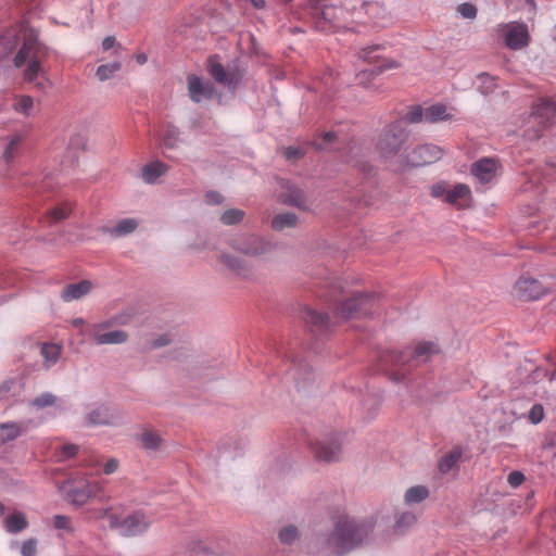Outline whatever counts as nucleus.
<instances>
[{"mask_svg":"<svg viewBox=\"0 0 556 556\" xmlns=\"http://www.w3.org/2000/svg\"><path fill=\"white\" fill-rule=\"evenodd\" d=\"M375 528L372 518L342 516L331 531L320 533L311 546L312 553L341 556L362 546Z\"/></svg>","mask_w":556,"mask_h":556,"instance_id":"obj_1","label":"nucleus"},{"mask_svg":"<svg viewBox=\"0 0 556 556\" xmlns=\"http://www.w3.org/2000/svg\"><path fill=\"white\" fill-rule=\"evenodd\" d=\"M438 353L437 344L427 341L400 352L387 351L381 354L380 361L384 367L392 369L389 374L390 379L400 382L407 377L413 367L427 363L431 356Z\"/></svg>","mask_w":556,"mask_h":556,"instance_id":"obj_2","label":"nucleus"},{"mask_svg":"<svg viewBox=\"0 0 556 556\" xmlns=\"http://www.w3.org/2000/svg\"><path fill=\"white\" fill-rule=\"evenodd\" d=\"M23 45L14 58L15 67L20 68L27 64L24 71V78L33 83L41 73V62L48 55V48L38 40L36 29L28 25L27 21L21 24Z\"/></svg>","mask_w":556,"mask_h":556,"instance_id":"obj_3","label":"nucleus"},{"mask_svg":"<svg viewBox=\"0 0 556 556\" xmlns=\"http://www.w3.org/2000/svg\"><path fill=\"white\" fill-rule=\"evenodd\" d=\"M409 138V130L405 126L404 119H396L387 124L379 132L375 149L379 157L387 164H396L399 169L397 160L402 156L400 152L403 146Z\"/></svg>","mask_w":556,"mask_h":556,"instance_id":"obj_4","label":"nucleus"},{"mask_svg":"<svg viewBox=\"0 0 556 556\" xmlns=\"http://www.w3.org/2000/svg\"><path fill=\"white\" fill-rule=\"evenodd\" d=\"M377 305L375 293H354L349 299L341 301L334 307L337 323L346 321L353 318H362L374 313Z\"/></svg>","mask_w":556,"mask_h":556,"instance_id":"obj_5","label":"nucleus"},{"mask_svg":"<svg viewBox=\"0 0 556 556\" xmlns=\"http://www.w3.org/2000/svg\"><path fill=\"white\" fill-rule=\"evenodd\" d=\"M230 247L249 257H262L276 249L269 239L256 233H242L230 241Z\"/></svg>","mask_w":556,"mask_h":556,"instance_id":"obj_6","label":"nucleus"},{"mask_svg":"<svg viewBox=\"0 0 556 556\" xmlns=\"http://www.w3.org/2000/svg\"><path fill=\"white\" fill-rule=\"evenodd\" d=\"M343 433L331 432L311 443V450L318 462H338L342 454Z\"/></svg>","mask_w":556,"mask_h":556,"instance_id":"obj_7","label":"nucleus"},{"mask_svg":"<svg viewBox=\"0 0 556 556\" xmlns=\"http://www.w3.org/2000/svg\"><path fill=\"white\" fill-rule=\"evenodd\" d=\"M443 156V150L435 144H419L399 160V169L405 166L418 167L439 161Z\"/></svg>","mask_w":556,"mask_h":556,"instance_id":"obj_8","label":"nucleus"},{"mask_svg":"<svg viewBox=\"0 0 556 556\" xmlns=\"http://www.w3.org/2000/svg\"><path fill=\"white\" fill-rule=\"evenodd\" d=\"M150 520L142 511H135L121 519L117 515L110 516V528L116 529L122 535L135 536L144 532Z\"/></svg>","mask_w":556,"mask_h":556,"instance_id":"obj_9","label":"nucleus"},{"mask_svg":"<svg viewBox=\"0 0 556 556\" xmlns=\"http://www.w3.org/2000/svg\"><path fill=\"white\" fill-rule=\"evenodd\" d=\"M207 68L214 80L227 88H236L241 80L239 70L235 66L225 67L217 55H212L207 60Z\"/></svg>","mask_w":556,"mask_h":556,"instance_id":"obj_10","label":"nucleus"},{"mask_svg":"<svg viewBox=\"0 0 556 556\" xmlns=\"http://www.w3.org/2000/svg\"><path fill=\"white\" fill-rule=\"evenodd\" d=\"M98 489V484H91L85 480L68 482L64 485V497L70 504L81 506L96 494Z\"/></svg>","mask_w":556,"mask_h":556,"instance_id":"obj_11","label":"nucleus"},{"mask_svg":"<svg viewBox=\"0 0 556 556\" xmlns=\"http://www.w3.org/2000/svg\"><path fill=\"white\" fill-rule=\"evenodd\" d=\"M279 200L286 205L306 210V195L304 191L289 180H280Z\"/></svg>","mask_w":556,"mask_h":556,"instance_id":"obj_12","label":"nucleus"},{"mask_svg":"<svg viewBox=\"0 0 556 556\" xmlns=\"http://www.w3.org/2000/svg\"><path fill=\"white\" fill-rule=\"evenodd\" d=\"M301 318L314 333L324 334L331 328V321L328 314L319 313L309 307H305L301 312Z\"/></svg>","mask_w":556,"mask_h":556,"instance_id":"obj_13","label":"nucleus"},{"mask_svg":"<svg viewBox=\"0 0 556 556\" xmlns=\"http://www.w3.org/2000/svg\"><path fill=\"white\" fill-rule=\"evenodd\" d=\"M529 42V33L526 24L511 23L508 25V30L505 35V43L513 50H519L526 47Z\"/></svg>","mask_w":556,"mask_h":556,"instance_id":"obj_14","label":"nucleus"},{"mask_svg":"<svg viewBox=\"0 0 556 556\" xmlns=\"http://www.w3.org/2000/svg\"><path fill=\"white\" fill-rule=\"evenodd\" d=\"M515 292L526 301L536 300L544 292L540 281L531 277H521L515 283Z\"/></svg>","mask_w":556,"mask_h":556,"instance_id":"obj_15","label":"nucleus"},{"mask_svg":"<svg viewBox=\"0 0 556 556\" xmlns=\"http://www.w3.org/2000/svg\"><path fill=\"white\" fill-rule=\"evenodd\" d=\"M497 161L483 157L471 165V174L482 184L490 182L496 175Z\"/></svg>","mask_w":556,"mask_h":556,"instance_id":"obj_16","label":"nucleus"},{"mask_svg":"<svg viewBox=\"0 0 556 556\" xmlns=\"http://www.w3.org/2000/svg\"><path fill=\"white\" fill-rule=\"evenodd\" d=\"M102 326H97L94 330L90 333L91 340L97 345H106V344H122L128 340V333L124 330H113L109 332H101L100 328Z\"/></svg>","mask_w":556,"mask_h":556,"instance_id":"obj_17","label":"nucleus"},{"mask_svg":"<svg viewBox=\"0 0 556 556\" xmlns=\"http://www.w3.org/2000/svg\"><path fill=\"white\" fill-rule=\"evenodd\" d=\"M188 90L193 102L199 103L202 99H210L213 96V87L210 83H203L198 76H188Z\"/></svg>","mask_w":556,"mask_h":556,"instance_id":"obj_18","label":"nucleus"},{"mask_svg":"<svg viewBox=\"0 0 556 556\" xmlns=\"http://www.w3.org/2000/svg\"><path fill=\"white\" fill-rule=\"evenodd\" d=\"M290 374L292 375L299 390H305L314 382L312 368L305 362L294 363L290 369Z\"/></svg>","mask_w":556,"mask_h":556,"instance_id":"obj_19","label":"nucleus"},{"mask_svg":"<svg viewBox=\"0 0 556 556\" xmlns=\"http://www.w3.org/2000/svg\"><path fill=\"white\" fill-rule=\"evenodd\" d=\"M359 9L369 14L374 20V24L379 27H386L391 21L383 2H362Z\"/></svg>","mask_w":556,"mask_h":556,"instance_id":"obj_20","label":"nucleus"},{"mask_svg":"<svg viewBox=\"0 0 556 556\" xmlns=\"http://www.w3.org/2000/svg\"><path fill=\"white\" fill-rule=\"evenodd\" d=\"M92 289V283L89 280H81L77 283H70L64 287L61 292V299L64 302L79 300L88 294Z\"/></svg>","mask_w":556,"mask_h":556,"instance_id":"obj_21","label":"nucleus"},{"mask_svg":"<svg viewBox=\"0 0 556 556\" xmlns=\"http://www.w3.org/2000/svg\"><path fill=\"white\" fill-rule=\"evenodd\" d=\"M533 116L539 124L547 126L548 123L556 117V102L542 99L534 108Z\"/></svg>","mask_w":556,"mask_h":556,"instance_id":"obj_22","label":"nucleus"},{"mask_svg":"<svg viewBox=\"0 0 556 556\" xmlns=\"http://www.w3.org/2000/svg\"><path fill=\"white\" fill-rule=\"evenodd\" d=\"M27 430V426L17 422H7L0 425V445H3L10 441L24 434Z\"/></svg>","mask_w":556,"mask_h":556,"instance_id":"obj_23","label":"nucleus"},{"mask_svg":"<svg viewBox=\"0 0 556 556\" xmlns=\"http://www.w3.org/2000/svg\"><path fill=\"white\" fill-rule=\"evenodd\" d=\"M137 440L140 443V446L149 452L159 451L163 444V439L159 434V432L154 430L146 429L138 437Z\"/></svg>","mask_w":556,"mask_h":556,"instance_id":"obj_24","label":"nucleus"},{"mask_svg":"<svg viewBox=\"0 0 556 556\" xmlns=\"http://www.w3.org/2000/svg\"><path fill=\"white\" fill-rule=\"evenodd\" d=\"M463 455V448L459 445L454 446L447 452L438 464L439 471L443 475L450 472L459 462Z\"/></svg>","mask_w":556,"mask_h":556,"instance_id":"obj_25","label":"nucleus"},{"mask_svg":"<svg viewBox=\"0 0 556 556\" xmlns=\"http://www.w3.org/2000/svg\"><path fill=\"white\" fill-rule=\"evenodd\" d=\"M138 227V222L135 218L121 219L114 227H103L104 232L113 237H124L134 232Z\"/></svg>","mask_w":556,"mask_h":556,"instance_id":"obj_26","label":"nucleus"},{"mask_svg":"<svg viewBox=\"0 0 556 556\" xmlns=\"http://www.w3.org/2000/svg\"><path fill=\"white\" fill-rule=\"evenodd\" d=\"M399 67V63L395 61L382 62L371 70H364L359 72L356 76L358 84L366 86L371 79H374L377 75L381 74L384 70L388 68H396Z\"/></svg>","mask_w":556,"mask_h":556,"instance_id":"obj_27","label":"nucleus"},{"mask_svg":"<svg viewBox=\"0 0 556 556\" xmlns=\"http://www.w3.org/2000/svg\"><path fill=\"white\" fill-rule=\"evenodd\" d=\"M296 225L298 216L291 212L275 215L270 223V226L275 231H283L285 229L294 228Z\"/></svg>","mask_w":556,"mask_h":556,"instance_id":"obj_28","label":"nucleus"},{"mask_svg":"<svg viewBox=\"0 0 556 556\" xmlns=\"http://www.w3.org/2000/svg\"><path fill=\"white\" fill-rule=\"evenodd\" d=\"M86 424L87 426L111 425L112 420L109 408L101 406L90 410L86 415Z\"/></svg>","mask_w":556,"mask_h":556,"instance_id":"obj_29","label":"nucleus"},{"mask_svg":"<svg viewBox=\"0 0 556 556\" xmlns=\"http://www.w3.org/2000/svg\"><path fill=\"white\" fill-rule=\"evenodd\" d=\"M18 43V36L15 30H7L0 36V58H5L14 51Z\"/></svg>","mask_w":556,"mask_h":556,"instance_id":"obj_30","label":"nucleus"},{"mask_svg":"<svg viewBox=\"0 0 556 556\" xmlns=\"http://www.w3.org/2000/svg\"><path fill=\"white\" fill-rule=\"evenodd\" d=\"M166 170L167 165L162 162L150 163L142 168V178L146 182L153 184Z\"/></svg>","mask_w":556,"mask_h":556,"instance_id":"obj_31","label":"nucleus"},{"mask_svg":"<svg viewBox=\"0 0 556 556\" xmlns=\"http://www.w3.org/2000/svg\"><path fill=\"white\" fill-rule=\"evenodd\" d=\"M470 197V189L464 184L456 185L446 192L445 201L450 204L462 205L460 201H466Z\"/></svg>","mask_w":556,"mask_h":556,"instance_id":"obj_32","label":"nucleus"},{"mask_svg":"<svg viewBox=\"0 0 556 556\" xmlns=\"http://www.w3.org/2000/svg\"><path fill=\"white\" fill-rule=\"evenodd\" d=\"M386 48L382 45H371L368 47H365L361 49L357 53L358 59L363 60L367 63H375V62H386L382 59L381 51H383Z\"/></svg>","mask_w":556,"mask_h":556,"instance_id":"obj_33","label":"nucleus"},{"mask_svg":"<svg viewBox=\"0 0 556 556\" xmlns=\"http://www.w3.org/2000/svg\"><path fill=\"white\" fill-rule=\"evenodd\" d=\"M218 261L238 275H242L248 271L245 262L235 255L222 253L218 256Z\"/></svg>","mask_w":556,"mask_h":556,"instance_id":"obj_34","label":"nucleus"},{"mask_svg":"<svg viewBox=\"0 0 556 556\" xmlns=\"http://www.w3.org/2000/svg\"><path fill=\"white\" fill-rule=\"evenodd\" d=\"M429 496V490L425 485H414L405 492V503L407 505L418 504Z\"/></svg>","mask_w":556,"mask_h":556,"instance_id":"obj_35","label":"nucleus"},{"mask_svg":"<svg viewBox=\"0 0 556 556\" xmlns=\"http://www.w3.org/2000/svg\"><path fill=\"white\" fill-rule=\"evenodd\" d=\"M28 522L25 516L21 513H14L5 518V528L10 533H18L26 529Z\"/></svg>","mask_w":556,"mask_h":556,"instance_id":"obj_36","label":"nucleus"},{"mask_svg":"<svg viewBox=\"0 0 556 556\" xmlns=\"http://www.w3.org/2000/svg\"><path fill=\"white\" fill-rule=\"evenodd\" d=\"M448 118L450 115L446 113V106L444 104H434L425 110V122L437 123Z\"/></svg>","mask_w":556,"mask_h":556,"instance_id":"obj_37","label":"nucleus"},{"mask_svg":"<svg viewBox=\"0 0 556 556\" xmlns=\"http://www.w3.org/2000/svg\"><path fill=\"white\" fill-rule=\"evenodd\" d=\"M179 130L174 125H167L162 135V146L166 149H174L179 143Z\"/></svg>","mask_w":556,"mask_h":556,"instance_id":"obj_38","label":"nucleus"},{"mask_svg":"<svg viewBox=\"0 0 556 556\" xmlns=\"http://www.w3.org/2000/svg\"><path fill=\"white\" fill-rule=\"evenodd\" d=\"M21 388L14 379H8L0 384V401H9L20 394Z\"/></svg>","mask_w":556,"mask_h":556,"instance_id":"obj_39","label":"nucleus"},{"mask_svg":"<svg viewBox=\"0 0 556 556\" xmlns=\"http://www.w3.org/2000/svg\"><path fill=\"white\" fill-rule=\"evenodd\" d=\"M122 63L118 61H114L112 63L102 64L97 68L96 76L100 81H105L112 78L115 73L121 71Z\"/></svg>","mask_w":556,"mask_h":556,"instance_id":"obj_40","label":"nucleus"},{"mask_svg":"<svg viewBox=\"0 0 556 556\" xmlns=\"http://www.w3.org/2000/svg\"><path fill=\"white\" fill-rule=\"evenodd\" d=\"M478 81H479L478 88H479L480 92L484 96L492 93L497 87L496 83H495V77H493L486 73H481L478 76Z\"/></svg>","mask_w":556,"mask_h":556,"instance_id":"obj_41","label":"nucleus"},{"mask_svg":"<svg viewBox=\"0 0 556 556\" xmlns=\"http://www.w3.org/2000/svg\"><path fill=\"white\" fill-rule=\"evenodd\" d=\"M22 141V137L18 135H15L11 138L10 142L8 143L4 152H3V159L7 163H10L14 160L16 154L18 153L20 143Z\"/></svg>","mask_w":556,"mask_h":556,"instance_id":"obj_42","label":"nucleus"},{"mask_svg":"<svg viewBox=\"0 0 556 556\" xmlns=\"http://www.w3.org/2000/svg\"><path fill=\"white\" fill-rule=\"evenodd\" d=\"M244 217V212L239 208H230L225 211L222 216L220 220L224 225H236L240 223Z\"/></svg>","mask_w":556,"mask_h":556,"instance_id":"obj_43","label":"nucleus"},{"mask_svg":"<svg viewBox=\"0 0 556 556\" xmlns=\"http://www.w3.org/2000/svg\"><path fill=\"white\" fill-rule=\"evenodd\" d=\"M71 213V208L66 206H56L50 210L47 214V220L49 224L60 222L68 216Z\"/></svg>","mask_w":556,"mask_h":556,"instance_id":"obj_44","label":"nucleus"},{"mask_svg":"<svg viewBox=\"0 0 556 556\" xmlns=\"http://www.w3.org/2000/svg\"><path fill=\"white\" fill-rule=\"evenodd\" d=\"M61 349L56 344H43L41 348V355L49 363L54 364L60 356Z\"/></svg>","mask_w":556,"mask_h":556,"instance_id":"obj_45","label":"nucleus"},{"mask_svg":"<svg viewBox=\"0 0 556 556\" xmlns=\"http://www.w3.org/2000/svg\"><path fill=\"white\" fill-rule=\"evenodd\" d=\"M416 515L412 511L402 513L395 522V528L397 530H405L408 527L413 526L416 522Z\"/></svg>","mask_w":556,"mask_h":556,"instance_id":"obj_46","label":"nucleus"},{"mask_svg":"<svg viewBox=\"0 0 556 556\" xmlns=\"http://www.w3.org/2000/svg\"><path fill=\"white\" fill-rule=\"evenodd\" d=\"M279 540L283 544H292L298 539V529L294 526L282 528L278 533Z\"/></svg>","mask_w":556,"mask_h":556,"instance_id":"obj_47","label":"nucleus"},{"mask_svg":"<svg viewBox=\"0 0 556 556\" xmlns=\"http://www.w3.org/2000/svg\"><path fill=\"white\" fill-rule=\"evenodd\" d=\"M403 119L405 122V126L407 123H419L425 121V111L421 109V106H414L406 113Z\"/></svg>","mask_w":556,"mask_h":556,"instance_id":"obj_48","label":"nucleus"},{"mask_svg":"<svg viewBox=\"0 0 556 556\" xmlns=\"http://www.w3.org/2000/svg\"><path fill=\"white\" fill-rule=\"evenodd\" d=\"M33 105H34L33 98L29 96H23L16 100L14 108L16 111L28 115Z\"/></svg>","mask_w":556,"mask_h":556,"instance_id":"obj_49","label":"nucleus"},{"mask_svg":"<svg viewBox=\"0 0 556 556\" xmlns=\"http://www.w3.org/2000/svg\"><path fill=\"white\" fill-rule=\"evenodd\" d=\"M56 401V397L51 393H42L41 395L37 396L33 404L37 408H45L47 406H52Z\"/></svg>","mask_w":556,"mask_h":556,"instance_id":"obj_50","label":"nucleus"},{"mask_svg":"<svg viewBox=\"0 0 556 556\" xmlns=\"http://www.w3.org/2000/svg\"><path fill=\"white\" fill-rule=\"evenodd\" d=\"M456 11L464 18H475L477 15V8L471 2H463L457 8Z\"/></svg>","mask_w":556,"mask_h":556,"instance_id":"obj_51","label":"nucleus"},{"mask_svg":"<svg viewBox=\"0 0 556 556\" xmlns=\"http://www.w3.org/2000/svg\"><path fill=\"white\" fill-rule=\"evenodd\" d=\"M53 526L56 529L66 530L67 532L73 531L71 518L64 515L54 516Z\"/></svg>","mask_w":556,"mask_h":556,"instance_id":"obj_52","label":"nucleus"},{"mask_svg":"<svg viewBox=\"0 0 556 556\" xmlns=\"http://www.w3.org/2000/svg\"><path fill=\"white\" fill-rule=\"evenodd\" d=\"M530 421L534 425L539 424L540 421H542L543 417H544V408L541 404H534L530 412H529V415H528Z\"/></svg>","mask_w":556,"mask_h":556,"instance_id":"obj_53","label":"nucleus"},{"mask_svg":"<svg viewBox=\"0 0 556 556\" xmlns=\"http://www.w3.org/2000/svg\"><path fill=\"white\" fill-rule=\"evenodd\" d=\"M22 556H36L37 554V540L29 539L26 540L21 549Z\"/></svg>","mask_w":556,"mask_h":556,"instance_id":"obj_54","label":"nucleus"},{"mask_svg":"<svg viewBox=\"0 0 556 556\" xmlns=\"http://www.w3.org/2000/svg\"><path fill=\"white\" fill-rule=\"evenodd\" d=\"M525 481V475L521 471L514 470L507 477V482L513 488H518Z\"/></svg>","mask_w":556,"mask_h":556,"instance_id":"obj_55","label":"nucleus"},{"mask_svg":"<svg viewBox=\"0 0 556 556\" xmlns=\"http://www.w3.org/2000/svg\"><path fill=\"white\" fill-rule=\"evenodd\" d=\"M172 342L170 338L167 334H161L157 338L151 340L149 342L150 349H160L168 345Z\"/></svg>","mask_w":556,"mask_h":556,"instance_id":"obj_56","label":"nucleus"},{"mask_svg":"<svg viewBox=\"0 0 556 556\" xmlns=\"http://www.w3.org/2000/svg\"><path fill=\"white\" fill-rule=\"evenodd\" d=\"M336 138H337L336 132L327 131L323 135V142H314V146L317 150H323V149H325L326 144L334 142Z\"/></svg>","mask_w":556,"mask_h":556,"instance_id":"obj_57","label":"nucleus"},{"mask_svg":"<svg viewBox=\"0 0 556 556\" xmlns=\"http://www.w3.org/2000/svg\"><path fill=\"white\" fill-rule=\"evenodd\" d=\"M283 154L287 160L296 161L300 160L304 153L301 149L289 147L285 149Z\"/></svg>","mask_w":556,"mask_h":556,"instance_id":"obj_58","label":"nucleus"},{"mask_svg":"<svg viewBox=\"0 0 556 556\" xmlns=\"http://www.w3.org/2000/svg\"><path fill=\"white\" fill-rule=\"evenodd\" d=\"M78 452V446L75 444H65L61 447V453L64 458L74 457Z\"/></svg>","mask_w":556,"mask_h":556,"instance_id":"obj_59","label":"nucleus"},{"mask_svg":"<svg viewBox=\"0 0 556 556\" xmlns=\"http://www.w3.org/2000/svg\"><path fill=\"white\" fill-rule=\"evenodd\" d=\"M116 47L117 49H121L122 46L116 42V38L114 36H108L102 41V49L104 51H109L112 48Z\"/></svg>","mask_w":556,"mask_h":556,"instance_id":"obj_60","label":"nucleus"},{"mask_svg":"<svg viewBox=\"0 0 556 556\" xmlns=\"http://www.w3.org/2000/svg\"><path fill=\"white\" fill-rule=\"evenodd\" d=\"M448 190L446 189L445 185L444 184H435L432 186L431 188V195L434 197V198H441L443 195L446 197V192Z\"/></svg>","mask_w":556,"mask_h":556,"instance_id":"obj_61","label":"nucleus"},{"mask_svg":"<svg viewBox=\"0 0 556 556\" xmlns=\"http://www.w3.org/2000/svg\"><path fill=\"white\" fill-rule=\"evenodd\" d=\"M118 468V460L115 459V458H110L105 465H104V468H103V471L106 473V475H111L113 472H115Z\"/></svg>","mask_w":556,"mask_h":556,"instance_id":"obj_62","label":"nucleus"},{"mask_svg":"<svg viewBox=\"0 0 556 556\" xmlns=\"http://www.w3.org/2000/svg\"><path fill=\"white\" fill-rule=\"evenodd\" d=\"M206 201L211 204H220L223 201V195L215 191H210L206 193Z\"/></svg>","mask_w":556,"mask_h":556,"instance_id":"obj_63","label":"nucleus"},{"mask_svg":"<svg viewBox=\"0 0 556 556\" xmlns=\"http://www.w3.org/2000/svg\"><path fill=\"white\" fill-rule=\"evenodd\" d=\"M356 166L358 167L359 170H362L366 175H370L372 173V170H374L372 165H370L367 162H358L356 164Z\"/></svg>","mask_w":556,"mask_h":556,"instance_id":"obj_64","label":"nucleus"}]
</instances>
